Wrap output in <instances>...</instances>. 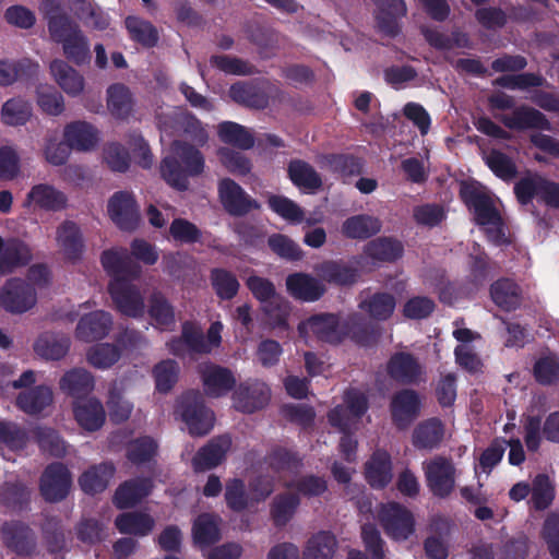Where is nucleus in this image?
Segmentation results:
<instances>
[{
    "instance_id": "f03ea898",
    "label": "nucleus",
    "mask_w": 559,
    "mask_h": 559,
    "mask_svg": "<svg viewBox=\"0 0 559 559\" xmlns=\"http://www.w3.org/2000/svg\"><path fill=\"white\" fill-rule=\"evenodd\" d=\"M460 199L473 211L477 225L489 226L486 229L487 238L496 246L508 242L503 229V223L499 211L496 209L488 194L479 190L474 182L462 181L460 185Z\"/></svg>"
},
{
    "instance_id": "a18cd8bd",
    "label": "nucleus",
    "mask_w": 559,
    "mask_h": 559,
    "mask_svg": "<svg viewBox=\"0 0 559 559\" xmlns=\"http://www.w3.org/2000/svg\"><path fill=\"white\" fill-rule=\"evenodd\" d=\"M358 307L371 319L377 321H386L394 313L396 299L390 293L377 292L361 300Z\"/></svg>"
},
{
    "instance_id": "aec40b11",
    "label": "nucleus",
    "mask_w": 559,
    "mask_h": 559,
    "mask_svg": "<svg viewBox=\"0 0 559 559\" xmlns=\"http://www.w3.org/2000/svg\"><path fill=\"white\" fill-rule=\"evenodd\" d=\"M386 372L392 380L399 383L416 384L421 379L423 366L413 354L396 352L386 364Z\"/></svg>"
},
{
    "instance_id": "e433bc0d",
    "label": "nucleus",
    "mask_w": 559,
    "mask_h": 559,
    "mask_svg": "<svg viewBox=\"0 0 559 559\" xmlns=\"http://www.w3.org/2000/svg\"><path fill=\"white\" fill-rule=\"evenodd\" d=\"M115 526L123 535L144 537L154 530L155 520L148 513L130 511L118 514Z\"/></svg>"
},
{
    "instance_id": "cd10ccee",
    "label": "nucleus",
    "mask_w": 559,
    "mask_h": 559,
    "mask_svg": "<svg viewBox=\"0 0 559 559\" xmlns=\"http://www.w3.org/2000/svg\"><path fill=\"white\" fill-rule=\"evenodd\" d=\"M204 391L210 397L227 394L236 385L234 373L226 367L210 365L201 373Z\"/></svg>"
},
{
    "instance_id": "c85d7f7f",
    "label": "nucleus",
    "mask_w": 559,
    "mask_h": 559,
    "mask_svg": "<svg viewBox=\"0 0 559 559\" xmlns=\"http://www.w3.org/2000/svg\"><path fill=\"white\" fill-rule=\"evenodd\" d=\"M489 292L493 304L503 311H514L522 304V288L512 278H498L490 285Z\"/></svg>"
},
{
    "instance_id": "72a5a7b5",
    "label": "nucleus",
    "mask_w": 559,
    "mask_h": 559,
    "mask_svg": "<svg viewBox=\"0 0 559 559\" xmlns=\"http://www.w3.org/2000/svg\"><path fill=\"white\" fill-rule=\"evenodd\" d=\"M496 267L490 257L480 248L476 252L468 255L467 259V284L472 290H478L485 286L488 280L492 276V271Z\"/></svg>"
},
{
    "instance_id": "603ef678",
    "label": "nucleus",
    "mask_w": 559,
    "mask_h": 559,
    "mask_svg": "<svg viewBox=\"0 0 559 559\" xmlns=\"http://www.w3.org/2000/svg\"><path fill=\"white\" fill-rule=\"evenodd\" d=\"M381 229V223L378 218L370 215H355L348 217L342 226V233L350 239H368Z\"/></svg>"
},
{
    "instance_id": "a878e982",
    "label": "nucleus",
    "mask_w": 559,
    "mask_h": 559,
    "mask_svg": "<svg viewBox=\"0 0 559 559\" xmlns=\"http://www.w3.org/2000/svg\"><path fill=\"white\" fill-rule=\"evenodd\" d=\"M445 433V427L438 417L420 421L413 430L412 443L417 450H435L440 447Z\"/></svg>"
},
{
    "instance_id": "4468645a",
    "label": "nucleus",
    "mask_w": 559,
    "mask_h": 559,
    "mask_svg": "<svg viewBox=\"0 0 559 559\" xmlns=\"http://www.w3.org/2000/svg\"><path fill=\"white\" fill-rule=\"evenodd\" d=\"M427 486L435 497L447 498L455 486V467L451 460L437 456L425 467Z\"/></svg>"
},
{
    "instance_id": "6e6d98bb",
    "label": "nucleus",
    "mask_w": 559,
    "mask_h": 559,
    "mask_svg": "<svg viewBox=\"0 0 559 559\" xmlns=\"http://www.w3.org/2000/svg\"><path fill=\"white\" fill-rule=\"evenodd\" d=\"M192 535L195 544L200 546H212L221 539V531L215 515L211 513L200 514L192 527Z\"/></svg>"
},
{
    "instance_id": "bf43d9fd",
    "label": "nucleus",
    "mask_w": 559,
    "mask_h": 559,
    "mask_svg": "<svg viewBox=\"0 0 559 559\" xmlns=\"http://www.w3.org/2000/svg\"><path fill=\"white\" fill-rule=\"evenodd\" d=\"M107 109L117 119H123L132 110V99L129 90L121 84H114L107 90Z\"/></svg>"
},
{
    "instance_id": "c756f323",
    "label": "nucleus",
    "mask_w": 559,
    "mask_h": 559,
    "mask_svg": "<svg viewBox=\"0 0 559 559\" xmlns=\"http://www.w3.org/2000/svg\"><path fill=\"white\" fill-rule=\"evenodd\" d=\"M318 162L322 167L340 176L344 181L359 176L364 169V160L353 154H322L319 156Z\"/></svg>"
},
{
    "instance_id": "6ab92c4d",
    "label": "nucleus",
    "mask_w": 559,
    "mask_h": 559,
    "mask_svg": "<svg viewBox=\"0 0 559 559\" xmlns=\"http://www.w3.org/2000/svg\"><path fill=\"white\" fill-rule=\"evenodd\" d=\"M231 447V439L228 435L212 438L201 447L192 459V467L195 473L213 469L221 465Z\"/></svg>"
},
{
    "instance_id": "f257e3e1",
    "label": "nucleus",
    "mask_w": 559,
    "mask_h": 559,
    "mask_svg": "<svg viewBox=\"0 0 559 559\" xmlns=\"http://www.w3.org/2000/svg\"><path fill=\"white\" fill-rule=\"evenodd\" d=\"M174 153L165 156L159 164L162 179L173 189L183 192L189 189L190 177L200 176L204 170L202 153L191 142H173Z\"/></svg>"
},
{
    "instance_id": "338daca9",
    "label": "nucleus",
    "mask_w": 559,
    "mask_h": 559,
    "mask_svg": "<svg viewBox=\"0 0 559 559\" xmlns=\"http://www.w3.org/2000/svg\"><path fill=\"white\" fill-rule=\"evenodd\" d=\"M103 160L114 173H126L131 164L129 151L121 142H107L103 147Z\"/></svg>"
},
{
    "instance_id": "0e129e2a",
    "label": "nucleus",
    "mask_w": 559,
    "mask_h": 559,
    "mask_svg": "<svg viewBox=\"0 0 559 559\" xmlns=\"http://www.w3.org/2000/svg\"><path fill=\"white\" fill-rule=\"evenodd\" d=\"M532 503L535 510H546L555 499V488L547 474H537L533 479L532 488Z\"/></svg>"
},
{
    "instance_id": "774afa93",
    "label": "nucleus",
    "mask_w": 559,
    "mask_h": 559,
    "mask_svg": "<svg viewBox=\"0 0 559 559\" xmlns=\"http://www.w3.org/2000/svg\"><path fill=\"white\" fill-rule=\"evenodd\" d=\"M533 376L542 385L557 383L559 381V357L547 355L538 358L533 367Z\"/></svg>"
},
{
    "instance_id": "bb28decb",
    "label": "nucleus",
    "mask_w": 559,
    "mask_h": 559,
    "mask_svg": "<svg viewBox=\"0 0 559 559\" xmlns=\"http://www.w3.org/2000/svg\"><path fill=\"white\" fill-rule=\"evenodd\" d=\"M71 346L68 336L53 332H44L33 344L34 353L44 360L58 361L64 358Z\"/></svg>"
},
{
    "instance_id": "09e8293b",
    "label": "nucleus",
    "mask_w": 559,
    "mask_h": 559,
    "mask_svg": "<svg viewBox=\"0 0 559 559\" xmlns=\"http://www.w3.org/2000/svg\"><path fill=\"white\" fill-rule=\"evenodd\" d=\"M261 311L270 329L278 331H287L289 329L288 319L292 307L284 296L280 295L262 305Z\"/></svg>"
},
{
    "instance_id": "1a4fd4ad",
    "label": "nucleus",
    "mask_w": 559,
    "mask_h": 559,
    "mask_svg": "<svg viewBox=\"0 0 559 559\" xmlns=\"http://www.w3.org/2000/svg\"><path fill=\"white\" fill-rule=\"evenodd\" d=\"M72 486V476L61 462L48 464L39 479V491L45 501L56 503L64 500Z\"/></svg>"
},
{
    "instance_id": "7c9ffc66",
    "label": "nucleus",
    "mask_w": 559,
    "mask_h": 559,
    "mask_svg": "<svg viewBox=\"0 0 559 559\" xmlns=\"http://www.w3.org/2000/svg\"><path fill=\"white\" fill-rule=\"evenodd\" d=\"M152 324L160 331H173L176 325L175 307L162 292H153L147 301Z\"/></svg>"
},
{
    "instance_id": "864d4df0",
    "label": "nucleus",
    "mask_w": 559,
    "mask_h": 559,
    "mask_svg": "<svg viewBox=\"0 0 559 559\" xmlns=\"http://www.w3.org/2000/svg\"><path fill=\"white\" fill-rule=\"evenodd\" d=\"M98 142H47L46 160L53 166L64 165L72 151L90 152L96 148Z\"/></svg>"
},
{
    "instance_id": "4c0bfd02",
    "label": "nucleus",
    "mask_w": 559,
    "mask_h": 559,
    "mask_svg": "<svg viewBox=\"0 0 559 559\" xmlns=\"http://www.w3.org/2000/svg\"><path fill=\"white\" fill-rule=\"evenodd\" d=\"M35 204L46 211H60L67 204V197L53 186L38 183L32 187L25 199V206Z\"/></svg>"
},
{
    "instance_id": "ea45409f",
    "label": "nucleus",
    "mask_w": 559,
    "mask_h": 559,
    "mask_svg": "<svg viewBox=\"0 0 559 559\" xmlns=\"http://www.w3.org/2000/svg\"><path fill=\"white\" fill-rule=\"evenodd\" d=\"M100 262L112 280L136 278L140 274V269L126 252H119L114 249L105 250L100 255Z\"/></svg>"
},
{
    "instance_id": "b1692460",
    "label": "nucleus",
    "mask_w": 559,
    "mask_h": 559,
    "mask_svg": "<svg viewBox=\"0 0 559 559\" xmlns=\"http://www.w3.org/2000/svg\"><path fill=\"white\" fill-rule=\"evenodd\" d=\"M112 325L110 313L96 310L84 314L78 322L75 336L83 342L102 340L109 333Z\"/></svg>"
},
{
    "instance_id": "5701e85b",
    "label": "nucleus",
    "mask_w": 559,
    "mask_h": 559,
    "mask_svg": "<svg viewBox=\"0 0 559 559\" xmlns=\"http://www.w3.org/2000/svg\"><path fill=\"white\" fill-rule=\"evenodd\" d=\"M288 294L296 300L313 302L326 292L323 283L307 273H293L286 277Z\"/></svg>"
},
{
    "instance_id": "473e14b6",
    "label": "nucleus",
    "mask_w": 559,
    "mask_h": 559,
    "mask_svg": "<svg viewBox=\"0 0 559 559\" xmlns=\"http://www.w3.org/2000/svg\"><path fill=\"white\" fill-rule=\"evenodd\" d=\"M56 239L67 260L75 262L81 259L84 241L76 223L64 221L57 228Z\"/></svg>"
},
{
    "instance_id": "dca6fc26",
    "label": "nucleus",
    "mask_w": 559,
    "mask_h": 559,
    "mask_svg": "<svg viewBox=\"0 0 559 559\" xmlns=\"http://www.w3.org/2000/svg\"><path fill=\"white\" fill-rule=\"evenodd\" d=\"M107 211L111 221L122 230H133L139 224V210L132 193L115 192L108 200Z\"/></svg>"
},
{
    "instance_id": "3c124183",
    "label": "nucleus",
    "mask_w": 559,
    "mask_h": 559,
    "mask_svg": "<svg viewBox=\"0 0 559 559\" xmlns=\"http://www.w3.org/2000/svg\"><path fill=\"white\" fill-rule=\"evenodd\" d=\"M404 252L401 241L388 237H379L369 241L365 247L367 257L379 262H394Z\"/></svg>"
},
{
    "instance_id": "9b49d317",
    "label": "nucleus",
    "mask_w": 559,
    "mask_h": 559,
    "mask_svg": "<svg viewBox=\"0 0 559 559\" xmlns=\"http://www.w3.org/2000/svg\"><path fill=\"white\" fill-rule=\"evenodd\" d=\"M218 197L224 210L231 216H245L251 211L260 209V203L230 178L219 181Z\"/></svg>"
},
{
    "instance_id": "4be33fe9",
    "label": "nucleus",
    "mask_w": 559,
    "mask_h": 559,
    "mask_svg": "<svg viewBox=\"0 0 559 559\" xmlns=\"http://www.w3.org/2000/svg\"><path fill=\"white\" fill-rule=\"evenodd\" d=\"M270 388L262 382L240 383L234 392L235 407L246 414H252L267 405Z\"/></svg>"
},
{
    "instance_id": "0eeeda50",
    "label": "nucleus",
    "mask_w": 559,
    "mask_h": 559,
    "mask_svg": "<svg viewBox=\"0 0 559 559\" xmlns=\"http://www.w3.org/2000/svg\"><path fill=\"white\" fill-rule=\"evenodd\" d=\"M378 520L385 534L394 540H406L415 532L413 513L399 502L381 504Z\"/></svg>"
},
{
    "instance_id": "6e6552de",
    "label": "nucleus",
    "mask_w": 559,
    "mask_h": 559,
    "mask_svg": "<svg viewBox=\"0 0 559 559\" xmlns=\"http://www.w3.org/2000/svg\"><path fill=\"white\" fill-rule=\"evenodd\" d=\"M36 301L34 286L20 277L9 278L0 290V307L11 314L27 312Z\"/></svg>"
},
{
    "instance_id": "f704fd0d",
    "label": "nucleus",
    "mask_w": 559,
    "mask_h": 559,
    "mask_svg": "<svg viewBox=\"0 0 559 559\" xmlns=\"http://www.w3.org/2000/svg\"><path fill=\"white\" fill-rule=\"evenodd\" d=\"M319 276L336 286H352L358 282L359 270L344 261H324L318 267Z\"/></svg>"
},
{
    "instance_id": "49530a36",
    "label": "nucleus",
    "mask_w": 559,
    "mask_h": 559,
    "mask_svg": "<svg viewBox=\"0 0 559 559\" xmlns=\"http://www.w3.org/2000/svg\"><path fill=\"white\" fill-rule=\"evenodd\" d=\"M31 493L23 481H5L0 488V504L11 511H24L29 507Z\"/></svg>"
},
{
    "instance_id": "39448f33",
    "label": "nucleus",
    "mask_w": 559,
    "mask_h": 559,
    "mask_svg": "<svg viewBox=\"0 0 559 559\" xmlns=\"http://www.w3.org/2000/svg\"><path fill=\"white\" fill-rule=\"evenodd\" d=\"M343 401L344 405H337L328 413L329 424L340 431L350 430L369 409L368 396L357 388L347 389Z\"/></svg>"
},
{
    "instance_id": "412c9836",
    "label": "nucleus",
    "mask_w": 559,
    "mask_h": 559,
    "mask_svg": "<svg viewBox=\"0 0 559 559\" xmlns=\"http://www.w3.org/2000/svg\"><path fill=\"white\" fill-rule=\"evenodd\" d=\"M154 488L151 477L138 476L120 484L114 495V503L120 509H129L148 497Z\"/></svg>"
},
{
    "instance_id": "c9c22d12",
    "label": "nucleus",
    "mask_w": 559,
    "mask_h": 559,
    "mask_svg": "<svg viewBox=\"0 0 559 559\" xmlns=\"http://www.w3.org/2000/svg\"><path fill=\"white\" fill-rule=\"evenodd\" d=\"M73 414L78 424L87 431L100 429L106 418L104 406L96 399L75 401Z\"/></svg>"
},
{
    "instance_id": "e2e57ef3",
    "label": "nucleus",
    "mask_w": 559,
    "mask_h": 559,
    "mask_svg": "<svg viewBox=\"0 0 559 559\" xmlns=\"http://www.w3.org/2000/svg\"><path fill=\"white\" fill-rule=\"evenodd\" d=\"M157 443L148 436L139 437L129 442L127 459L134 465H141L154 460L157 454Z\"/></svg>"
},
{
    "instance_id": "f3484780",
    "label": "nucleus",
    "mask_w": 559,
    "mask_h": 559,
    "mask_svg": "<svg viewBox=\"0 0 559 559\" xmlns=\"http://www.w3.org/2000/svg\"><path fill=\"white\" fill-rule=\"evenodd\" d=\"M33 260L31 247L17 237L4 239L0 235V275L24 267Z\"/></svg>"
},
{
    "instance_id": "58836bf2",
    "label": "nucleus",
    "mask_w": 559,
    "mask_h": 559,
    "mask_svg": "<svg viewBox=\"0 0 559 559\" xmlns=\"http://www.w3.org/2000/svg\"><path fill=\"white\" fill-rule=\"evenodd\" d=\"M476 143L479 144L485 164L496 177L504 182H510L516 178L519 171L512 157L497 148L487 151L485 148L487 142Z\"/></svg>"
},
{
    "instance_id": "423d86ee",
    "label": "nucleus",
    "mask_w": 559,
    "mask_h": 559,
    "mask_svg": "<svg viewBox=\"0 0 559 559\" xmlns=\"http://www.w3.org/2000/svg\"><path fill=\"white\" fill-rule=\"evenodd\" d=\"M49 32L51 37L62 43L67 57L78 63L88 57V44L81 32L62 15H52L49 17Z\"/></svg>"
},
{
    "instance_id": "4d7b16f0",
    "label": "nucleus",
    "mask_w": 559,
    "mask_h": 559,
    "mask_svg": "<svg viewBox=\"0 0 559 559\" xmlns=\"http://www.w3.org/2000/svg\"><path fill=\"white\" fill-rule=\"evenodd\" d=\"M337 543L333 534L321 531L307 542L304 559H332Z\"/></svg>"
},
{
    "instance_id": "8fccbe9b",
    "label": "nucleus",
    "mask_w": 559,
    "mask_h": 559,
    "mask_svg": "<svg viewBox=\"0 0 559 559\" xmlns=\"http://www.w3.org/2000/svg\"><path fill=\"white\" fill-rule=\"evenodd\" d=\"M300 506V498L297 493L282 492L274 497L270 513L276 527L286 526L297 512Z\"/></svg>"
},
{
    "instance_id": "69168bd1",
    "label": "nucleus",
    "mask_w": 559,
    "mask_h": 559,
    "mask_svg": "<svg viewBox=\"0 0 559 559\" xmlns=\"http://www.w3.org/2000/svg\"><path fill=\"white\" fill-rule=\"evenodd\" d=\"M503 122L511 129H544L547 126V121L544 119L543 115L539 111L528 107H522L514 111L511 116L503 117Z\"/></svg>"
},
{
    "instance_id": "5fc2aeb1",
    "label": "nucleus",
    "mask_w": 559,
    "mask_h": 559,
    "mask_svg": "<svg viewBox=\"0 0 559 559\" xmlns=\"http://www.w3.org/2000/svg\"><path fill=\"white\" fill-rule=\"evenodd\" d=\"M210 282L221 300H231L237 296L240 288L237 276L224 267L212 269L210 271Z\"/></svg>"
},
{
    "instance_id": "7ed1b4c3",
    "label": "nucleus",
    "mask_w": 559,
    "mask_h": 559,
    "mask_svg": "<svg viewBox=\"0 0 559 559\" xmlns=\"http://www.w3.org/2000/svg\"><path fill=\"white\" fill-rule=\"evenodd\" d=\"M175 415L187 425L192 436H205L214 426V414L206 407L200 391L190 390L182 393L177 400Z\"/></svg>"
},
{
    "instance_id": "c03bdc74",
    "label": "nucleus",
    "mask_w": 559,
    "mask_h": 559,
    "mask_svg": "<svg viewBox=\"0 0 559 559\" xmlns=\"http://www.w3.org/2000/svg\"><path fill=\"white\" fill-rule=\"evenodd\" d=\"M287 173L292 182L307 193H313L322 186L321 176L309 163L305 160H290Z\"/></svg>"
},
{
    "instance_id": "2eb2a0df",
    "label": "nucleus",
    "mask_w": 559,
    "mask_h": 559,
    "mask_svg": "<svg viewBox=\"0 0 559 559\" xmlns=\"http://www.w3.org/2000/svg\"><path fill=\"white\" fill-rule=\"evenodd\" d=\"M419 394L412 389H402L394 393L390 403L393 424L400 430L406 429L420 414Z\"/></svg>"
},
{
    "instance_id": "680f3d73",
    "label": "nucleus",
    "mask_w": 559,
    "mask_h": 559,
    "mask_svg": "<svg viewBox=\"0 0 559 559\" xmlns=\"http://www.w3.org/2000/svg\"><path fill=\"white\" fill-rule=\"evenodd\" d=\"M152 373L156 391L168 393L178 381L179 365L176 360L165 359L154 366Z\"/></svg>"
},
{
    "instance_id": "9d476101",
    "label": "nucleus",
    "mask_w": 559,
    "mask_h": 559,
    "mask_svg": "<svg viewBox=\"0 0 559 559\" xmlns=\"http://www.w3.org/2000/svg\"><path fill=\"white\" fill-rule=\"evenodd\" d=\"M131 280H111L108 285V293L122 314L131 318H141L145 311L144 299L140 289L131 283Z\"/></svg>"
},
{
    "instance_id": "a19ab883",
    "label": "nucleus",
    "mask_w": 559,
    "mask_h": 559,
    "mask_svg": "<svg viewBox=\"0 0 559 559\" xmlns=\"http://www.w3.org/2000/svg\"><path fill=\"white\" fill-rule=\"evenodd\" d=\"M53 402L52 390L47 385H36L20 392L16 406L27 415L37 416Z\"/></svg>"
},
{
    "instance_id": "13d9d810",
    "label": "nucleus",
    "mask_w": 559,
    "mask_h": 559,
    "mask_svg": "<svg viewBox=\"0 0 559 559\" xmlns=\"http://www.w3.org/2000/svg\"><path fill=\"white\" fill-rule=\"evenodd\" d=\"M51 73L61 88L70 94L78 95L83 91V78L63 61H55L50 66Z\"/></svg>"
},
{
    "instance_id": "20e7f679",
    "label": "nucleus",
    "mask_w": 559,
    "mask_h": 559,
    "mask_svg": "<svg viewBox=\"0 0 559 559\" xmlns=\"http://www.w3.org/2000/svg\"><path fill=\"white\" fill-rule=\"evenodd\" d=\"M513 191L521 205H528L537 198L547 206L559 209V183L537 173L522 177L515 182Z\"/></svg>"
},
{
    "instance_id": "37998d69",
    "label": "nucleus",
    "mask_w": 559,
    "mask_h": 559,
    "mask_svg": "<svg viewBox=\"0 0 559 559\" xmlns=\"http://www.w3.org/2000/svg\"><path fill=\"white\" fill-rule=\"evenodd\" d=\"M116 467L110 462L94 465L80 476V487L87 495L103 492L114 477Z\"/></svg>"
},
{
    "instance_id": "052dcab7",
    "label": "nucleus",
    "mask_w": 559,
    "mask_h": 559,
    "mask_svg": "<svg viewBox=\"0 0 559 559\" xmlns=\"http://www.w3.org/2000/svg\"><path fill=\"white\" fill-rule=\"evenodd\" d=\"M34 439L39 449L55 457H62L67 453L66 443L57 430L49 427H37L33 431Z\"/></svg>"
},
{
    "instance_id": "a211bd4d",
    "label": "nucleus",
    "mask_w": 559,
    "mask_h": 559,
    "mask_svg": "<svg viewBox=\"0 0 559 559\" xmlns=\"http://www.w3.org/2000/svg\"><path fill=\"white\" fill-rule=\"evenodd\" d=\"M301 330L312 333L325 343L335 345L342 342V320L335 313H314L300 323L299 331Z\"/></svg>"
},
{
    "instance_id": "393cba45",
    "label": "nucleus",
    "mask_w": 559,
    "mask_h": 559,
    "mask_svg": "<svg viewBox=\"0 0 559 559\" xmlns=\"http://www.w3.org/2000/svg\"><path fill=\"white\" fill-rule=\"evenodd\" d=\"M391 455L381 449H377L365 463V478L373 489H383L392 480Z\"/></svg>"
},
{
    "instance_id": "2f4dec72",
    "label": "nucleus",
    "mask_w": 559,
    "mask_h": 559,
    "mask_svg": "<svg viewBox=\"0 0 559 559\" xmlns=\"http://www.w3.org/2000/svg\"><path fill=\"white\" fill-rule=\"evenodd\" d=\"M346 337L359 345L367 346L377 341L378 333L362 314L354 312L342 320V341Z\"/></svg>"
},
{
    "instance_id": "ddd939ff",
    "label": "nucleus",
    "mask_w": 559,
    "mask_h": 559,
    "mask_svg": "<svg viewBox=\"0 0 559 559\" xmlns=\"http://www.w3.org/2000/svg\"><path fill=\"white\" fill-rule=\"evenodd\" d=\"M3 544L8 549L20 557H29L36 552L37 536L35 532L22 521H7L1 526Z\"/></svg>"
},
{
    "instance_id": "f8f14e48",
    "label": "nucleus",
    "mask_w": 559,
    "mask_h": 559,
    "mask_svg": "<svg viewBox=\"0 0 559 559\" xmlns=\"http://www.w3.org/2000/svg\"><path fill=\"white\" fill-rule=\"evenodd\" d=\"M229 96L237 103L254 108L276 106L284 100V94L273 85L255 87L252 85L236 83L229 88Z\"/></svg>"
},
{
    "instance_id": "79ce46f5",
    "label": "nucleus",
    "mask_w": 559,
    "mask_h": 559,
    "mask_svg": "<svg viewBox=\"0 0 559 559\" xmlns=\"http://www.w3.org/2000/svg\"><path fill=\"white\" fill-rule=\"evenodd\" d=\"M59 386L67 395L80 400L93 391L94 377L84 368H72L61 377Z\"/></svg>"
},
{
    "instance_id": "de8ad7c7",
    "label": "nucleus",
    "mask_w": 559,
    "mask_h": 559,
    "mask_svg": "<svg viewBox=\"0 0 559 559\" xmlns=\"http://www.w3.org/2000/svg\"><path fill=\"white\" fill-rule=\"evenodd\" d=\"M264 462L274 473L297 472L302 466L299 453L282 445H274L264 456Z\"/></svg>"
}]
</instances>
